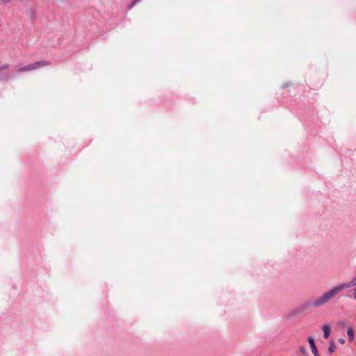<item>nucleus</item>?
Listing matches in <instances>:
<instances>
[{
	"mask_svg": "<svg viewBox=\"0 0 356 356\" xmlns=\"http://www.w3.org/2000/svg\"><path fill=\"white\" fill-rule=\"evenodd\" d=\"M21 2H25V1H29V0H19Z\"/></svg>",
	"mask_w": 356,
	"mask_h": 356,
	"instance_id": "13",
	"label": "nucleus"
},
{
	"mask_svg": "<svg viewBox=\"0 0 356 356\" xmlns=\"http://www.w3.org/2000/svg\"><path fill=\"white\" fill-rule=\"evenodd\" d=\"M3 3L6 4L11 2V0H0Z\"/></svg>",
	"mask_w": 356,
	"mask_h": 356,
	"instance_id": "9",
	"label": "nucleus"
},
{
	"mask_svg": "<svg viewBox=\"0 0 356 356\" xmlns=\"http://www.w3.org/2000/svg\"><path fill=\"white\" fill-rule=\"evenodd\" d=\"M322 330L323 332V337L325 339H327L331 333V327L328 324H325L322 327Z\"/></svg>",
	"mask_w": 356,
	"mask_h": 356,
	"instance_id": "5",
	"label": "nucleus"
},
{
	"mask_svg": "<svg viewBox=\"0 0 356 356\" xmlns=\"http://www.w3.org/2000/svg\"><path fill=\"white\" fill-rule=\"evenodd\" d=\"M347 334H348L349 341H353L355 339L354 330L352 328L349 327L347 330Z\"/></svg>",
	"mask_w": 356,
	"mask_h": 356,
	"instance_id": "6",
	"label": "nucleus"
},
{
	"mask_svg": "<svg viewBox=\"0 0 356 356\" xmlns=\"http://www.w3.org/2000/svg\"><path fill=\"white\" fill-rule=\"evenodd\" d=\"M140 0H134L131 7H133L135 4H136L138 1H140Z\"/></svg>",
	"mask_w": 356,
	"mask_h": 356,
	"instance_id": "10",
	"label": "nucleus"
},
{
	"mask_svg": "<svg viewBox=\"0 0 356 356\" xmlns=\"http://www.w3.org/2000/svg\"><path fill=\"white\" fill-rule=\"evenodd\" d=\"M341 291V290L339 285L335 286L315 299L312 302V305L315 307L324 305L332 300Z\"/></svg>",
	"mask_w": 356,
	"mask_h": 356,
	"instance_id": "1",
	"label": "nucleus"
},
{
	"mask_svg": "<svg viewBox=\"0 0 356 356\" xmlns=\"http://www.w3.org/2000/svg\"><path fill=\"white\" fill-rule=\"evenodd\" d=\"M348 297H353L356 300V287L350 291L347 295Z\"/></svg>",
	"mask_w": 356,
	"mask_h": 356,
	"instance_id": "8",
	"label": "nucleus"
},
{
	"mask_svg": "<svg viewBox=\"0 0 356 356\" xmlns=\"http://www.w3.org/2000/svg\"><path fill=\"white\" fill-rule=\"evenodd\" d=\"M328 350L330 353H332L336 350V346L333 341H330Z\"/></svg>",
	"mask_w": 356,
	"mask_h": 356,
	"instance_id": "7",
	"label": "nucleus"
},
{
	"mask_svg": "<svg viewBox=\"0 0 356 356\" xmlns=\"http://www.w3.org/2000/svg\"><path fill=\"white\" fill-rule=\"evenodd\" d=\"M339 342L340 343H341V344H343V343H345V339H344L341 338V339H339Z\"/></svg>",
	"mask_w": 356,
	"mask_h": 356,
	"instance_id": "11",
	"label": "nucleus"
},
{
	"mask_svg": "<svg viewBox=\"0 0 356 356\" xmlns=\"http://www.w3.org/2000/svg\"><path fill=\"white\" fill-rule=\"evenodd\" d=\"M51 65V63L47 60H40V61H35L34 63H30L26 66L21 67L20 65H17V71L18 72H30L33 70H38L40 67H44L46 66H48Z\"/></svg>",
	"mask_w": 356,
	"mask_h": 356,
	"instance_id": "2",
	"label": "nucleus"
},
{
	"mask_svg": "<svg viewBox=\"0 0 356 356\" xmlns=\"http://www.w3.org/2000/svg\"><path fill=\"white\" fill-rule=\"evenodd\" d=\"M356 286V277H355L350 282L348 283H341L339 286L341 291Z\"/></svg>",
	"mask_w": 356,
	"mask_h": 356,
	"instance_id": "4",
	"label": "nucleus"
},
{
	"mask_svg": "<svg viewBox=\"0 0 356 356\" xmlns=\"http://www.w3.org/2000/svg\"><path fill=\"white\" fill-rule=\"evenodd\" d=\"M8 67V65H4L3 66L1 67V70H5V69H7Z\"/></svg>",
	"mask_w": 356,
	"mask_h": 356,
	"instance_id": "12",
	"label": "nucleus"
},
{
	"mask_svg": "<svg viewBox=\"0 0 356 356\" xmlns=\"http://www.w3.org/2000/svg\"><path fill=\"white\" fill-rule=\"evenodd\" d=\"M307 341H308V342L309 343L312 352L314 354V356H320L318 353V350H317V348H316V346L315 345L314 339H313V337H309L308 339H307Z\"/></svg>",
	"mask_w": 356,
	"mask_h": 356,
	"instance_id": "3",
	"label": "nucleus"
}]
</instances>
